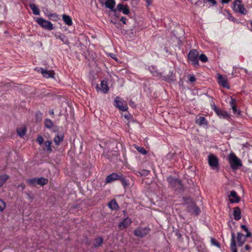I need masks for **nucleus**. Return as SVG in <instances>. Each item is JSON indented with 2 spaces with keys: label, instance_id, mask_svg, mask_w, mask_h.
<instances>
[{
  "label": "nucleus",
  "instance_id": "nucleus-57",
  "mask_svg": "<svg viewBox=\"0 0 252 252\" xmlns=\"http://www.w3.org/2000/svg\"><path fill=\"white\" fill-rule=\"evenodd\" d=\"M124 117L126 118V119H128V115H124Z\"/></svg>",
  "mask_w": 252,
  "mask_h": 252
},
{
  "label": "nucleus",
  "instance_id": "nucleus-35",
  "mask_svg": "<svg viewBox=\"0 0 252 252\" xmlns=\"http://www.w3.org/2000/svg\"><path fill=\"white\" fill-rule=\"evenodd\" d=\"M51 144H52V142L50 141H49V140L46 141L45 142V146L46 147V150L47 151L50 152L51 151Z\"/></svg>",
  "mask_w": 252,
  "mask_h": 252
},
{
  "label": "nucleus",
  "instance_id": "nucleus-10",
  "mask_svg": "<svg viewBox=\"0 0 252 252\" xmlns=\"http://www.w3.org/2000/svg\"><path fill=\"white\" fill-rule=\"evenodd\" d=\"M131 223V219L127 217L122 220L119 224L118 226L119 229L123 230L129 226Z\"/></svg>",
  "mask_w": 252,
  "mask_h": 252
},
{
  "label": "nucleus",
  "instance_id": "nucleus-49",
  "mask_svg": "<svg viewBox=\"0 0 252 252\" xmlns=\"http://www.w3.org/2000/svg\"><path fill=\"white\" fill-rule=\"evenodd\" d=\"M209 2H211L213 4L215 5L216 4V1L215 0H207Z\"/></svg>",
  "mask_w": 252,
  "mask_h": 252
},
{
  "label": "nucleus",
  "instance_id": "nucleus-7",
  "mask_svg": "<svg viewBox=\"0 0 252 252\" xmlns=\"http://www.w3.org/2000/svg\"><path fill=\"white\" fill-rule=\"evenodd\" d=\"M150 229L147 227H138L134 232L135 235L139 237H143L146 235Z\"/></svg>",
  "mask_w": 252,
  "mask_h": 252
},
{
  "label": "nucleus",
  "instance_id": "nucleus-24",
  "mask_svg": "<svg viewBox=\"0 0 252 252\" xmlns=\"http://www.w3.org/2000/svg\"><path fill=\"white\" fill-rule=\"evenodd\" d=\"M115 4L114 0H106L105 1V6L107 8L113 10Z\"/></svg>",
  "mask_w": 252,
  "mask_h": 252
},
{
  "label": "nucleus",
  "instance_id": "nucleus-15",
  "mask_svg": "<svg viewBox=\"0 0 252 252\" xmlns=\"http://www.w3.org/2000/svg\"><path fill=\"white\" fill-rule=\"evenodd\" d=\"M98 89L102 93H106L109 90L107 81L106 80H102L100 84V87Z\"/></svg>",
  "mask_w": 252,
  "mask_h": 252
},
{
  "label": "nucleus",
  "instance_id": "nucleus-22",
  "mask_svg": "<svg viewBox=\"0 0 252 252\" xmlns=\"http://www.w3.org/2000/svg\"><path fill=\"white\" fill-rule=\"evenodd\" d=\"M37 185L43 186L48 183V180L43 177L37 178Z\"/></svg>",
  "mask_w": 252,
  "mask_h": 252
},
{
  "label": "nucleus",
  "instance_id": "nucleus-30",
  "mask_svg": "<svg viewBox=\"0 0 252 252\" xmlns=\"http://www.w3.org/2000/svg\"><path fill=\"white\" fill-rule=\"evenodd\" d=\"M45 126L48 128H51L53 126L52 121L49 119H46L44 122Z\"/></svg>",
  "mask_w": 252,
  "mask_h": 252
},
{
  "label": "nucleus",
  "instance_id": "nucleus-13",
  "mask_svg": "<svg viewBox=\"0 0 252 252\" xmlns=\"http://www.w3.org/2000/svg\"><path fill=\"white\" fill-rule=\"evenodd\" d=\"M229 200L231 203H238L240 198L235 191H231L228 195Z\"/></svg>",
  "mask_w": 252,
  "mask_h": 252
},
{
  "label": "nucleus",
  "instance_id": "nucleus-54",
  "mask_svg": "<svg viewBox=\"0 0 252 252\" xmlns=\"http://www.w3.org/2000/svg\"><path fill=\"white\" fill-rule=\"evenodd\" d=\"M64 30H65L66 32H67V33H70L71 32V31L67 29H65L64 28Z\"/></svg>",
  "mask_w": 252,
  "mask_h": 252
},
{
  "label": "nucleus",
  "instance_id": "nucleus-42",
  "mask_svg": "<svg viewBox=\"0 0 252 252\" xmlns=\"http://www.w3.org/2000/svg\"><path fill=\"white\" fill-rule=\"evenodd\" d=\"M211 243H212V245H213L214 246H216L218 247H220L219 244L218 243V242L214 238H212L211 240Z\"/></svg>",
  "mask_w": 252,
  "mask_h": 252
},
{
  "label": "nucleus",
  "instance_id": "nucleus-18",
  "mask_svg": "<svg viewBox=\"0 0 252 252\" xmlns=\"http://www.w3.org/2000/svg\"><path fill=\"white\" fill-rule=\"evenodd\" d=\"M195 122L199 126L205 125L207 126L208 123L205 118L204 117H196Z\"/></svg>",
  "mask_w": 252,
  "mask_h": 252
},
{
  "label": "nucleus",
  "instance_id": "nucleus-56",
  "mask_svg": "<svg viewBox=\"0 0 252 252\" xmlns=\"http://www.w3.org/2000/svg\"><path fill=\"white\" fill-rule=\"evenodd\" d=\"M100 2H101V3H103L105 0H99Z\"/></svg>",
  "mask_w": 252,
  "mask_h": 252
},
{
  "label": "nucleus",
  "instance_id": "nucleus-38",
  "mask_svg": "<svg viewBox=\"0 0 252 252\" xmlns=\"http://www.w3.org/2000/svg\"><path fill=\"white\" fill-rule=\"evenodd\" d=\"M42 114L38 112L35 114V119L36 121H40L42 119Z\"/></svg>",
  "mask_w": 252,
  "mask_h": 252
},
{
  "label": "nucleus",
  "instance_id": "nucleus-9",
  "mask_svg": "<svg viewBox=\"0 0 252 252\" xmlns=\"http://www.w3.org/2000/svg\"><path fill=\"white\" fill-rule=\"evenodd\" d=\"M188 210L194 215H198L200 212L199 208L193 202H191L188 206Z\"/></svg>",
  "mask_w": 252,
  "mask_h": 252
},
{
  "label": "nucleus",
  "instance_id": "nucleus-36",
  "mask_svg": "<svg viewBox=\"0 0 252 252\" xmlns=\"http://www.w3.org/2000/svg\"><path fill=\"white\" fill-rule=\"evenodd\" d=\"M5 208V202L0 199V211H2L4 208Z\"/></svg>",
  "mask_w": 252,
  "mask_h": 252
},
{
  "label": "nucleus",
  "instance_id": "nucleus-37",
  "mask_svg": "<svg viewBox=\"0 0 252 252\" xmlns=\"http://www.w3.org/2000/svg\"><path fill=\"white\" fill-rule=\"evenodd\" d=\"M199 59L203 62H206L208 60V58L205 54H201L199 56Z\"/></svg>",
  "mask_w": 252,
  "mask_h": 252
},
{
  "label": "nucleus",
  "instance_id": "nucleus-40",
  "mask_svg": "<svg viewBox=\"0 0 252 252\" xmlns=\"http://www.w3.org/2000/svg\"><path fill=\"white\" fill-rule=\"evenodd\" d=\"M122 11L124 14H128L129 13V9L128 8V7L126 5L125 6V7L123 8Z\"/></svg>",
  "mask_w": 252,
  "mask_h": 252
},
{
  "label": "nucleus",
  "instance_id": "nucleus-47",
  "mask_svg": "<svg viewBox=\"0 0 252 252\" xmlns=\"http://www.w3.org/2000/svg\"><path fill=\"white\" fill-rule=\"evenodd\" d=\"M148 6L150 5L151 3L152 2L153 0H145Z\"/></svg>",
  "mask_w": 252,
  "mask_h": 252
},
{
  "label": "nucleus",
  "instance_id": "nucleus-4",
  "mask_svg": "<svg viewBox=\"0 0 252 252\" xmlns=\"http://www.w3.org/2000/svg\"><path fill=\"white\" fill-rule=\"evenodd\" d=\"M233 9L236 12L240 13L242 14H246L247 11L240 0H235L234 1Z\"/></svg>",
  "mask_w": 252,
  "mask_h": 252
},
{
  "label": "nucleus",
  "instance_id": "nucleus-41",
  "mask_svg": "<svg viewBox=\"0 0 252 252\" xmlns=\"http://www.w3.org/2000/svg\"><path fill=\"white\" fill-rule=\"evenodd\" d=\"M43 141L44 138L42 136H39L37 137V142L39 143V145H41L42 144H43Z\"/></svg>",
  "mask_w": 252,
  "mask_h": 252
},
{
  "label": "nucleus",
  "instance_id": "nucleus-3",
  "mask_svg": "<svg viewBox=\"0 0 252 252\" xmlns=\"http://www.w3.org/2000/svg\"><path fill=\"white\" fill-rule=\"evenodd\" d=\"M36 22L40 27L45 30L51 31L54 29L53 24L51 22L45 20L42 18H38L36 20Z\"/></svg>",
  "mask_w": 252,
  "mask_h": 252
},
{
  "label": "nucleus",
  "instance_id": "nucleus-11",
  "mask_svg": "<svg viewBox=\"0 0 252 252\" xmlns=\"http://www.w3.org/2000/svg\"><path fill=\"white\" fill-rule=\"evenodd\" d=\"M214 109L217 114V115L222 119H228L229 118L230 115L225 111L222 110L218 109L216 106H214Z\"/></svg>",
  "mask_w": 252,
  "mask_h": 252
},
{
  "label": "nucleus",
  "instance_id": "nucleus-23",
  "mask_svg": "<svg viewBox=\"0 0 252 252\" xmlns=\"http://www.w3.org/2000/svg\"><path fill=\"white\" fill-rule=\"evenodd\" d=\"M17 132L19 136L23 137L27 132V128L25 126H22L17 128Z\"/></svg>",
  "mask_w": 252,
  "mask_h": 252
},
{
  "label": "nucleus",
  "instance_id": "nucleus-8",
  "mask_svg": "<svg viewBox=\"0 0 252 252\" xmlns=\"http://www.w3.org/2000/svg\"><path fill=\"white\" fill-rule=\"evenodd\" d=\"M217 75L219 84L224 88L229 89V85L227 82V77L222 76L220 74H218Z\"/></svg>",
  "mask_w": 252,
  "mask_h": 252
},
{
  "label": "nucleus",
  "instance_id": "nucleus-14",
  "mask_svg": "<svg viewBox=\"0 0 252 252\" xmlns=\"http://www.w3.org/2000/svg\"><path fill=\"white\" fill-rule=\"evenodd\" d=\"M120 179H121V175H119L115 173H113L106 177L105 181L106 183L108 184L114 181L119 180Z\"/></svg>",
  "mask_w": 252,
  "mask_h": 252
},
{
  "label": "nucleus",
  "instance_id": "nucleus-43",
  "mask_svg": "<svg viewBox=\"0 0 252 252\" xmlns=\"http://www.w3.org/2000/svg\"><path fill=\"white\" fill-rule=\"evenodd\" d=\"M189 80L191 82H193L195 81V78L193 75H189Z\"/></svg>",
  "mask_w": 252,
  "mask_h": 252
},
{
  "label": "nucleus",
  "instance_id": "nucleus-44",
  "mask_svg": "<svg viewBox=\"0 0 252 252\" xmlns=\"http://www.w3.org/2000/svg\"><path fill=\"white\" fill-rule=\"evenodd\" d=\"M125 7L124 5H122V4H119L117 7V9H119V10H123V8Z\"/></svg>",
  "mask_w": 252,
  "mask_h": 252
},
{
  "label": "nucleus",
  "instance_id": "nucleus-45",
  "mask_svg": "<svg viewBox=\"0 0 252 252\" xmlns=\"http://www.w3.org/2000/svg\"><path fill=\"white\" fill-rule=\"evenodd\" d=\"M109 55L112 58L114 59L115 61H118L117 58H116V55L114 54L110 53L109 54Z\"/></svg>",
  "mask_w": 252,
  "mask_h": 252
},
{
  "label": "nucleus",
  "instance_id": "nucleus-21",
  "mask_svg": "<svg viewBox=\"0 0 252 252\" xmlns=\"http://www.w3.org/2000/svg\"><path fill=\"white\" fill-rule=\"evenodd\" d=\"M29 7L32 10L33 13L35 15H39L40 14V10L39 8L34 3H30Z\"/></svg>",
  "mask_w": 252,
  "mask_h": 252
},
{
  "label": "nucleus",
  "instance_id": "nucleus-27",
  "mask_svg": "<svg viewBox=\"0 0 252 252\" xmlns=\"http://www.w3.org/2000/svg\"><path fill=\"white\" fill-rule=\"evenodd\" d=\"M9 177L6 174L0 175V188L1 187L4 183L7 180Z\"/></svg>",
  "mask_w": 252,
  "mask_h": 252
},
{
  "label": "nucleus",
  "instance_id": "nucleus-34",
  "mask_svg": "<svg viewBox=\"0 0 252 252\" xmlns=\"http://www.w3.org/2000/svg\"><path fill=\"white\" fill-rule=\"evenodd\" d=\"M231 108L232 109V110H233V112L234 113H237L238 115H240V111H238L237 110V109L236 108V106H235V105L234 104V100L233 99H232V100H231Z\"/></svg>",
  "mask_w": 252,
  "mask_h": 252
},
{
  "label": "nucleus",
  "instance_id": "nucleus-26",
  "mask_svg": "<svg viewBox=\"0 0 252 252\" xmlns=\"http://www.w3.org/2000/svg\"><path fill=\"white\" fill-rule=\"evenodd\" d=\"M64 23L68 26H71L72 25L71 18L68 15H64Z\"/></svg>",
  "mask_w": 252,
  "mask_h": 252
},
{
  "label": "nucleus",
  "instance_id": "nucleus-31",
  "mask_svg": "<svg viewBox=\"0 0 252 252\" xmlns=\"http://www.w3.org/2000/svg\"><path fill=\"white\" fill-rule=\"evenodd\" d=\"M103 243V239L101 238H97L95 239L94 246L95 247L100 246Z\"/></svg>",
  "mask_w": 252,
  "mask_h": 252
},
{
  "label": "nucleus",
  "instance_id": "nucleus-1",
  "mask_svg": "<svg viewBox=\"0 0 252 252\" xmlns=\"http://www.w3.org/2000/svg\"><path fill=\"white\" fill-rule=\"evenodd\" d=\"M228 159L230 166L233 169H236L242 166L241 160L234 153H230L228 156Z\"/></svg>",
  "mask_w": 252,
  "mask_h": 252
},
{
  "label": "nucleus",
  "instance_id": "nucleus-16",
  "mask_svg": "<svg viewBox=\"0 0 252 252\" xmlns=\"http://www.w3.org/2000/svg\"><path fill=\"white\" fill-rule=\"evenodd\" d=\"M41 73L45 78H49L53 77L54 73L52 71L48 70L43 68H41Z\"/></svg>",
  "mask_w": 252,
  "mask_h": 252
},
{
  "label": "nucleus",
  "instance_id": "nucleus-2",
  "mask_svg": "<svg viewBox=\"0 0 252 252\" xmlns=\"http://www.w3.org/2000/svg\"><path fill=\"white\" fill-rule=\"evenodd\" d=\"M208 161L210 166L213 169H217L219 166V160L218 157L212 154L208 156Z\"/></svg>",
  "mask_w": 252,
  "mask_h": 252
},
{
  "label": "nucleus",
  "instance_id": "nucleus-6",
  "mask_svg": "<svg viewBox=\"0 0 252 252\" xmlns=\"http://www.w3.org/2000/svg\"><path fill=\"white\" fill-rule=\"evenodd\" d=\"M198 53L195 50H191L188 55L189 59L192 62V64L194 66H197L198 65Z\"/></svg>",
  "mask_w": 252,
  "mask_h": 252
},
{
  "label": "nucleus",
  "instance_id": "nucleus-19",
  "mask_svg": "<svg viewBox=\"0 0 252 252\" xmlns=\"http://www.w3.org/2000/svg\"><path fill=\"white\" fill-rule=\"evenodd\" d=\"M237 239L239 246H242L246 241L244 235L241 233H238Z\"/></svg>",
  "mask_w": 252,
  "mask_h": 252
},
{
  "label": "nucleus",
  "instance_id": "nucleus-25",
  "mask_svg": "<svg viewBox=\"0 0 252 252\" xmlns=\"http://www.w3.org/2000/svg\"><path fill=\"white\" fill-rule=\"evenodd\" d=\"M108 206L112 210H117L118 209L119 206L115 200H111L109 203H108Z\"/></svg>",
  "mask_w": 252,
  "mask_h": 252
},
{
  "label": "nucleus",
  "instance_id": "nucleus-39",
  "mask_svg": "<svg viewBox=\"0 0 252 252\" xmlns=\"http://www.w3.org/2000/svg\"><path fill=\"white\" fill-rule=\"evenodd\" d=\"M120 180H121V182H122L123 185L124 186V187H126V186H128V184L127 183L126 180L125 178H124L122 177V176H121V179H120Z\"/></svg>",
  "mask_w": 252,
  "mask_h": 252
},
{
  "label": "nucleus",
  "instance_id": "nucleus-33",
  "mask_svg": "<svg viewBox=\"0 0 252 252\" xmlns=\"http://www.w3.org/2000/svg\"><path fill=\"white\" fill-rule=\"evenodd\" d=\"M63 139V136H60L59 135H57L55 137L54 141L55 143L57 145H59L60 141H62Z\"/></svg>",
  "mask_w": 252,
  "mask_h": 252
},
{
  "label": "nucleus",
  "instance_id": "nucleus-48",
  "mask_svg": "<svg viewBox=\"0 0 252 252\" xmlns=\"http://www.w3.org/2000/svg\"><path fill=\"white\" fill-rule=\"evenodd\" d=\"M20 188H21L22 189V190H24L25 188V185L24 184L22 183V184H21L19 186Z\"/></svg>",
  "mask_w": 252,
  "mask_h": 252
},
{
  "label": "nucleus",
  "instance_id": "nucleus-28",
  "mask_svg": "<svg viewBox=\"0 0 252 252\" xmlns=\"http://www.w3.org/2000/svg\"><path fill=\"white\" fill-rule=\"evenodd\" d=\"M134 147L139 153L144 155H145L148 153V152L143 147H139L136 145H134Z\"/></svg>",
  "mask_w": 252,
  "mask_h": 252
},
{
  "label": "nucleus",
  "instance_id": "nucleus-17",
  "mask_svg": "<svg viewBox=\"0 0 252 252\" xmlns=\"http://www.w3.org/2000/svg\"><path fill=\"white\" fill-rule=\"evenodd\" d=\"M231 244H230V249L232 252H237L236 243L235 242V234L232 232L231 234Z\"/></svg>",
  "mask_w": 252,
  "mask_h": 252
},
{
  "label": "nucleus",
  "instance_id": "nucleus-55",
  "mask_svg": "<svg viewBox=\"0 0 252 252\" xmlns=\"http://www.w3.org/2000/svg\"><path fill=\"white\" fill-rule=\"evenodd\" d=\"M49 113L50 115H53L54 114V111L53 110H50L49 111Z\"/></svg>",
  "mask_w": 252,
  "mask_h": 252
},
{
  "label": "nucleus",
  "instance_id": "nucleus-51",
  "mask_svg": "<svg viewBox=\"0 0 252 252\" xmlns=\"http://www.w3.org/2000/svg\"><path fill=\"white\" fill-rule=\"evenodd\" d=\"M247 232V234L246 235V237H249L251 236V233L249 232L248 230Z\"/></svg>",
  "mask_w": 252,
  "mask_h": 252
},
{
  "label": "nucleus",
  "instance_id": "nucleus-20",
  "mask_svg": "<svg viewBox=\"0 0 252 252\" xmlns=\"http://www.w3.org/2000/svg\"><path fill=\"white\" fill-rule=\"evenodd\" d=\"M233 216L234 219L236 220H239L241 219V211L239 208L235 207L233 210Z\"/></svg>",
  "mask_w": 252,
  "mask_h": 252
},
{
  "label": "nucleus",
  "instance_id": "nucleus-32",
  "mask_svg": "<svg viewBox=\"0 0 252 252\" xmlns=\"http://www.w3.org/2000/svg\"><path fill=\"white\" fill-rule=\"evenodd\" d=\"M68 108H65V111L66 112V115L67 116H72L73 115V108L72 107H71V106H68Z\"/></svg>",
  "mask_w": 252,
  "mask_h": 252
},
{
  "label": "nucleus",
  "instance_id": "nucleus-52",
  "mask_svg": "<svg viewBox=\"0 0 252 252\" xmlns=\"http://www.w3.org/2000/svg\"><path fill=\"white\" fill-rule=\"evenodd\" d=\"M231 0H221V2L222 3H227Z\"/></svg>",
  "mask_w": 252,
  "mask_h": 252
},
{
  "label": "nucleus",
  "instance_id": "nucleus-46",
  "mask_svg": "<svg viewBox=\"0 0 252 252\" xmlns=\"http://www.w3.org/2000/svg\"><path fill=\"white\" fill-rule=\"evenodd\" d=\"M121 21L123 22V24H126V18L125 17H122L121 18Z\"/></svg>",
  "mask_w": 252,
  "mask_h": 252
},
{
  "label": "nucleus",
  "instance_id": "nucleus-50",
  "mask_svg": "<svg viewBox=\"0 0 252 252\" xmlns=\"http://www.w3.org/2000/svg\"><path fill=\"white\" fill-rule=\"evenodd\" d=\"M241 227H242V228L244 230H245L246 231H248V228H247V227H246V225H241Z\"/></svg>",
  "mask_w": 252,
  "mask_h": 252
},
{
  "label": "nucleus",
  "instance_id": "nucleus-5",
  "mask_svg": "<svg viewBox=\"0 0 252 252\" xmlns=\"http://www.w3.org/2000/svg\"><path fill=\"white\" fill-rule=\"evenodd\" d=\"M116 106L121 111H125L128 109L127 105L126 102L123 100L119 97H116L115 99Z\"/></svg>",
  "mask_w": 252,
  "mask_h": 252
},
{
  "label": "nucleus",
  "instance_id": "nucleus-53",
  "mask_svg": "<svg viewBox=\"0 0 252 252\" xmlns=\"http://www.w3.org/2000/svg\"><path fill=\"white\" fill-rule=\"evenodd\" d=\"M245 248L246 250L248 251L250 249V247L248 245H246Z\"/></svg>",
  "mask_w": 252,
  "mask_h": 252
},
{
  "label": "nucleus",
  "instance_id": "nucleus-29",
  "mask_svg": "<svg viewBox=\"0 0 252 252\" xmlns=\"http://www.w3.org/2000/svg\"><path fill=\"white\" fill-rule=\"evenodd\" d=\"M37 178H32L31 179H29L27 180V183L32 186H35L37 185Z\"/></svg>",
  "mask_w": 252,
  "mask_h": 252
},
{
  "label": "nucleus",
  "instance_id": "nucleus-58",
  "mask_svg": "<svg viewBox=\"0 0 252 252\" xmlns=\"http://www.w3.org/2000/svg\"><path fill=\"white\" fill-rule=\"evenodd\" d=\"M143 171L145 172H147V171H146V170H144Z\"/></svg>",
  "mask_w": 252,
  "mask_h": 252
},
{
  "label": "nucleus",
  "instance_id": "nucleus-12",
  "mask_svg": "<svg viewBox=\"0 0 252 252\" xmlns=\"http://www.w3.org/2000/svg\"><path fill=\"white\" fill-rule=\"evenodd\" d=\"M168 180L172 187L175 188L177 189H182V185L180 181L171 178H168Z\"/></svg>",
  "mask_w": 252,
  "mask_h": 252
}]
</instances>
